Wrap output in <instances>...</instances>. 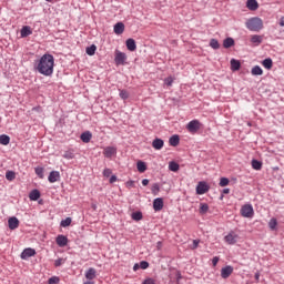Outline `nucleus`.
<instances>
[{
    "instance_id": "nucleus-1",
    "label": "nucleus",
    "mask_w": 284,
    "mask_h": 284,
    "mask_svg": "<svg viewBox=\"0 0 284 284\" xmlns=\"http://www.w3.org/2000/svg\"><path fill=\"white\" fill-rule=\"evenodd\" d=\"M34 70L43 74V77H52L54 74V55L50 53L43 54L34 65Z\"/></svg>"
},
{
    "instance_id": "nucleus-2",
    "label": "nucleus",
    "mask_w": 284,
    "mask_h": 284,
    "mask_svg": "<svg viewBox=\"0 0 284 284\" xmlns=\"http://www.w3.org/2000/svg\"><path fill=\"white\" fill-rule=\"evenodd\" d=\"M245 26L251 32H261V30H263V20L258 17H254L248 19Z\"/></svg>"
},
{
    "instance_id": "nucleus-3",
    "label": "nucleus",
    "mask_w": 284,
    "mask_h": 284,
    "mask_svg": "<svg viewBox=\"0 0 284 284\" xmlns=\"http://www.w3.org/2000/svg\"><path fill=\"white\" fill-rule=\"evenodd\" d=\"M186 130L191 133V134H196V132H199L201 130V122L199 120H192L187 123L186 125Z\"/></svg>"
},
{
    "instance_id": "nucleus-4",
    "label": "nucleus",
    "mask_w": 284,
    "mask_h": 284,
    "mask_svg": "<svg viewBox=\"0 0 284 284\" xmlns=\"http://www.w3.org/2000/svg\"><path fill=\"white\" fill-rule=\"evenodd\" d=\"M241 214L244 219H252L254 216V207L252 204H245L241 209Z\"/></svg>"
},
{
    "instance_id": "nucleus-5",
    "label": "nucleus",
    "mask_w": 284,
    "mask_h": 284,
    "mask_svg": "<svg viewBox=\"0 0 284 284\" xmlns=\"http://www.w3.org/2000/svg\"><path fill=\"white\" fill-rule=\"evenodd\" d=\"M225 243L229 245H236V242L239 241V234H236L234 231H231L225 237Z\"/></svg>"
},
{
    "instance_id": "nucleus-6",
    "label": "nucleus",
    "mask_w": 284,
    "mask_h": 284,
    "mask_svg": "<svg viewBox=\"0 0 284 284\" xmlns=\"http://www.w3.org/2000/svg\"><path fill=\"white\" fill-rule=\"evenodd\" d=\"M36 255H37V251L32 247H28L22 251L20 256H21L22 261H28V258L36 256Z\"/></svg>"
},
{
    "instance_id": "nucleus-7",
    "label": "nucleus",
    "mask_w": 284,
    "mask_h": 284,
    "mask_svg": "<svg viewBox=\"0 0 284 284\" xmlns=\"http://www.w3.org/2000/svg\"><path fill=\"white\" fill-rule=\"evenodd\" d=\"M126 59H128V55H125V53L121 51L115 52L114 62L116 63V65H125Z\"/></svg>"
},
{
    "instance_id": "nucleus-8",
    "label": "nucleus",
    "mask_w": 284,
    "mask_h": 284,
    "mask_svg": "<svg viewBox=\"0 0 284 284\" xmlns=\"http://www.w3.org/2000/svg\"><path fill=\"white\" fill-rule=\"evenodd\" d=\"M210 192V185L205 182H199L196 185V194H207Z\"/></svg>"
},
{
    "instance_id": "nucleus-9",
    "label": "nucleus",
    "mask_w": 284,
    "mask_h": 284,
    "mask_svg": "<svg viewBox=\"0 0 284 284\" xmlns=\"http://www.w3.org/2000/svg\"><path fill=\"white\" fill-rule=\"evenodd\" d=\"M61 180V173L59 171H51L48 181L49 183H57V181Z\"/></svg>"
},
{
    "instance_id": "nucleus-10",
    "label": "nucleus",
    "mask_w": 284,
    "mask_h": 284,
    "mask_svg": "<svg viewBox=\"0 0 284 284\" xmlns=\"http://www.w3.org/2000/svg\"><path fill=\"white\" fill-rule=\"evenodd\" d=\"M233 272H234V267H232L231 265H226L225 267H223L221 270V276L223 278H230V276H232Z\"/></svg>"
},
{
    "instance_id": "nucleus-11",
    "label": "nucleus",
    "mask_w": 284,
    "mask_h": 284,
    "mask_svg": "<svg viewBox=\"0 0 284 284\" xmlns=\"http://www.w3.org/2000/svg\"><path fill=\"white\" fill-rule=\"evenodd\" d=\"M114 34H123L125 32V24L123 22H116L113 27Z\"/></svg>"
},
{
    "instance_id": "nucleus-12",
    "label": "nucleus",
    "mask_w": 284,
    "mask_h": 284,
    "mask_svg": "<svg viewBox=\"0 0 284 284\" xmlns=\"http://www.w3.org/2000/svg\"><path fill=\"white\" fill-rule=\"evenodd\" d=\"M163 145H165V142L161 138H155L152 142V148L154 150H163Z\"/></svg>"
},
{
    "instance_id": "nucleus-13",
    "label": "nucleus",
    "mask_w": 284,
    "mask_h": 284,
    "mask_svg": "<svg viewBox=\"0 0 284 284\" xmlns=\"http://www.w3.org/2000/svg\"><path fill=\"white\" fill-rule=\"evenodd\" d=\"M103 154L106 159H112L116 154V149L113 146H106L103 151Z\"/></svg>"
},
{
    "instance_id": "nucleus-14",
    "label": "nucleus",
    "mask_w": 284,
    "mask_h": 284,
    "mask_svg": "<svg viewBox=\"0 0 284 284\" xmlns=\"http://www.w3.org/2000/svg\"><path fill=\"white\" fill-rule=\"evenodd\" d=\"M153 210L155 212H161V210H163V200H162V197H158L153 201Z\"/></svg>"
},
{
    "instance_id": "nucleus-15",
    "label": "nucleus",
    "mask_w": 284,
    "mask_h": 284,
    "mask_svg": "<svg viewBox=\"0 0 284 284\" xmlns=\"http://www.w3.org/2000/svg\"><path fill=\"white\" fill-rule=\"evenodd\" d=\"M55 243L59 247H65L68 245V237L65 235H58Z\"/></svg>"
},
{
    "instance_id": "nucleus-16",
    "label": "nucleus",
    "mask_w": 284,
    "mask_h": 284,
    "mask_svg": "<svg viewBox=\"0 0 284 284\" xmlns=\"http://www.w3.org/2000/svg\"><path fill=\"white\" fill-rule=\"evenodd\" d=\"M9 230H17L19 227V219L17 217H10L8 220Z\"/></svg>"
},
{
    "instance_id": "nucleus-17",
    "label": "nucleus",
    "mask_w": 284,
    "mask_h": 284,
    "mask_svg": "<svg viewBox=\"0 0 284 284\" xmlns=\"http://www.w3.org/2000/svg\"><path fill=\"white\" fill-rule=\"evenodd\" d=\"M80 139L83 143H90L92 141V132L85 131L80 135Z\"/></svg>"
},
{
    "instance_id": "nucleus-18",
    "label": "nucleus",
    "mask_w": 284,
    "mask_h": 284,
    "mask_svg": "<svg viewBox=\"0 0 284 284\" xmlns=\"http://www.w3.org/2000/svg\"><path fill=\"white\" fill-rule=\"evenodd\" d=\"M246 8L248 10H252V11L258 10V1H256V0H247L246 1Z\"/></svg>"
},
{
    "instance_id": "nucleus-19",
    "label": "nucleus",
    "mask_w": 284,
    "mask_h": 284,
    "mask_svg": "<svg viewBox=\"0 0 284 284\" xmlns=\"http://www.w3.org/2000/svg\"><path fill=\"white\" fill-rule=\"evenodd\" d=\"M126 48L130 52H134L136 50V41H134L132 38H129L126 40Z\"/></svg>"
},
{
    "instance_id": "nucleus-20",
    "label": "nucleus",
    "mask_w": 284,
    "mask_h": 284,
    "mask_svg": "<svg viewBox=\"0 0 284 284\" xmlns=\"http://www.w3.org/2000/svg\"><path fill=\"white\" fill-rule=\"evenodd\" d=\"M231 70L232 72H239V70H241V61L231 59Z\"/></svg>"
},
{
    "instance_id": "nucleus-21",
    "label": "nucleus",
    "mask_w": 284,
    "mask_h": 284,
    "mask_svg": "<svg viewBox=\"0 0 284 284\" xmlns=\"http://www.w3.org/2000/svg\"><path fill=\"white\" fill-rule=\"evenodd\" d=\"M20 34L22 39H26V37H30V34H32V29L29 26H24L22 27Z\"/></svg>"
},
{
    "instance_id": "nucleus-22",
    "label": "nucleus",
    "mask_w": 284,
    "mask_h": 284,
    "mask_svg": "<svg viewBox=\"0 0 284 284\" xmlns=\"http://www.w3.org/2000/svg\"><path fill=\"white\" fill-rule=\"evenodd\" d=\"M29 199L30 201H39V199H41V192H39V190H32L29 194Z\"/></svg>"
},
{
    "instance_id": "nucleus-23",
    "label": "nucleus",
    "mask_w": 284,
    "mask_h": 284,
    "mask_svg": "<svg viewBox=\"0 0 284 284\" xmlns=\"http://www.w3.org/2000/svg\"><path fill=\"white\" fill-rule=\"evenodd\" d=\"M169 143H170V145H172V148H176V145H179V143H181V138H179L178 134L172 135V136L169 139Z\"/></svg>"
},
{
    "instance_id": "nucleus-24",
    "label": "nucleus",
    "mask_w": 284,
    "mask_h": 284,
    "mask_svg": "<svg viewBox=\"0 0 284 284\" xmlns=\"http://www.w3.org/2000/svg\"><path fill=\"white\" fill-rule=\"evenodd\" d=\"M85 278H88V281H93V278H97V270L94 268H89L85 273Z\"/></svg>"
},
{
    "instance_id": "nucleus-25",
    "label": "nucleus",
    "mask_w": 284,
    "mask_h": 284,
    "mask_svg": "<svg viewBox=\"0 0 284 284\" xmlns=\"http://www.w3.org/2000/svg\"><path fill=\"white\" fill-rule=\"evenodd\" d=\"M253 77H261L263 74V69L260 65H255L251 70Z\"/></svg>"
},
{
    "instance_id": "nucleus-26",
    "label": "nucleus",
    "mask_w": 284,
    "mask_h": 284,
    "mask_svg": "<svg viewBox=\"0 0 284 284\" xmlns=\"http://www.w3.org/2000/svg\"><path fill=\"white\" fill-rule=\"evenodd\" d=\"M251 43H254L255 45H261V43H263V37L258 34L252 36Z\"/></svg>"
},
{
    "instance_id": "nucleus-27",
    "label": "nucleus",
    "mask_w": 284,
    "mask_h": 284,
    "mask_svg": "<svg viewBox=\"0 0 284 284\" xmlns=\"http://www.w3.org/2000/svg\"><path fill=\"white\" fill-rule=\"evenodd\" d=\"M262 65H264L266 70H272V65H274V62L272 61V58H266L262 61Z\"/></svg>"
},
{
    "instance_id": "nucleus-28",
    "label": "nucleus",
    "mask_w": 284,
    "mask_h": 284,
    "mask_svg": "<svg viewBox=\"0 0 284 284\" xmlns=\"http://www.w3.org/2000/svg\"><path fill=\"white\" fill-rule=\"evenodd\" d=\"M232 47H234V39H233V38H226V39H224V41H223V48L230 49V48H232Z\"/></svg>"
},
{
    "instance_id": "nucleus-29",
    "label": "nucleus",
    "mask_w": 284,
    "mask_h": 284,
    "mask_svg": "<svg viewBox=\"0 0 284 284\" xmlns=\"http://www.w3.org/2000/svg\"><path fill=\"white\" fill-rule=\"evenodd\" d=\"M85 52L89 57H94L97 53V47L94 44H91L90 47H87Z\"/></svg>"
},
{
    "instance_id": "nucleus-30",
    "label": "nucleus",
    "mask_w": 284,
    "mask_h": 284,
    "mask_svg": "<svg viewBox=\"0 0 284 284\" xmlns=\"http://www.w3.org/2000/svg\"><path fill=\"white\" fill-rule=\"evenodd\" d=\"M251 165H252L253 170H262L263 162H261L258 160H252Z\"/></svg>"
},
{
    "instance_id": "nucleus-31",
    "label": "nucleus",
    "mask_w": 284,
    "mask_h": 284,
    "mask_svg": "<svg viewBox=\"0 0 284 284\" xmlns=\"http://www.w3.org/2000/svg\"><path fill=\"white\" fill-rule=\"evenodd\" d=\"M131 219L133 221H141L143 219V213L141 211L133 212Z\"/></svg>"
},
{
    "instance_id": "nucleus-32",
    "label": "nucleus",
    "mask_w": 284,
    "mask_h": 284,
    "mask_svg": "<svg viewBox=\"0 0 284 284\" xmlns=\"http://www.w3.org/2000/svg\"><path fill=\"white\" fill-rule=\"evenodd\" d=\"M209 211H210V205H207V203L200 204V214H207Z\"/></svg>"
},
{
    "instance_id": "nucleus-33",
    "label": "nucleus",
    "mask_w": 284,
    "mask_h": 284,
    "mask_svg": "<svg viewBox=\"0 0 284 284\" xmlns=\"http://www.w3.org/2000/svg\"><path fill=\"white\" fill-rule=\"evenodd\" d=\"M136 168H138V171H140L141 173H143V172H145V170H148V165L143 161H139L136 164Z\"/></svg>"
},
{
    "instance_id": "nucleus-34",
    "label": "nucleus",
    "mask_w": 284,
    "mask_h": 284,
    "mask_svg": "<svg viewBox=\"0 0 284 284\" xmlns=\"http://www.w3.org/2000/svg\"><path fill=\"white\" fill-rule=\"evenodd\" d=\"M151 192L154 196L159 195V192H161V186L159 183H154L151 187Z\"/></svg>"
},
{
    "instance_id": "nucleus-35",
    "label": "nucleus",
    "mask_w": 284,
    "mask_h": 284,
    "mask_svg": "<svg viewBox=\"0 0 284 284\" xmlns=\"http://www.w3.org/2000/svg\"><path fill=\"white\" fill-rule=\"evenodd\" d=\"M60 225L61 227H70V225H72V217H67L62 220Z\"/></svg>"
},
{
    "instance_id": "nucleus-36",
    "label": "nucleus",
    "mask_w": 284,
    "mask_h": 284,
    "mask_svg": "<svg viewBox=\"0 0 284 284\" xmlns=\"http://www.w3.org/2000/svg\"><path fill=\"white\" fill-rule=\"evenodd\" d=\"M210 47H211L213 50H219V48H221V44L219 43V40H216V39H211V40H210Z\"/></svg>"
},
{
    "instance_id": "nucleus-37",
    "label": "nucleus",
    "mask_w": 284,
    "mask_h": 284,
    "mask_svg": "<svg viewBox=\"0 0 284 284\" xmlns=\"http://www.w3.org/2000/svg\"><path fill=\"white\" fill-rule=\"evenodd\" d=\"M10 143V136L2 134L0 135V144L1 145H8Z\"/></svg>"
},
{
    "instance_id": "nucleus-38",
    "label": "nucleus",
    "mask_w": 284,
    "mask_h": 284,
    "mask_svg": "<svg viewBox=\"0 0 284 284\" xmlns=\"http://www.w3.org/2000/svg\"><path fill=\"white\" fill-rule=\"evenodd\" d=\"M6 179L7 181H14V179H17V173H14V171H7Z\"/></svg>"
},
{
    "instance_id": "nucleus-39",
    "label": "nucleus",
    "mask_w": 284,
    "mask_h": 284,
    "mask_svg": "<svg viewBox=\"0 0 284 284\" xmlns=\"http://www.w3.org/2000/svg\"><path fill=\"white\" fill-rule=\"evenodd\" d=\"M169 170L171 172H179V163L172 161L169 163Z\"/></svg>"
},
{
    "instance_id": "nucleus-40",
    "label": "nucleus",
    "mask_w": 284,
    "mask_h": 284,
    "mask_svg": "<svg viewBox=\"0 0 284 284\" xmlns=\"http://www.w3.org/2000/svg\"><path fill=\"white\" fill-rule=\"evenodd\" d=\"M227 185H230V179H227V178H221V180H220V186H221V187H225V186H227Z\"/></svg>"
},
{
    "instance_id": "nucleus-41",
    "label": "nucleus",
    "mask_w": 284,
    "mask_h": 284,
    "mask_svg": "<svg viewBox=\"0 0 284 284\" xmlns=\"http://www.w3.org/2000/svg\"><path fill=\"white\" fill-rule=\"evenodd\" d=\"M120 98H122L123 101L130 99V93L125 90H120Z\"/></svg>"
},
{
    "instance_id": "nucleus-42",
    "label": "nucleus",
    "mask_w": 284,
    "mask_h": 284,
    "mask_svg": "<svg viewBox=\"0 0 284 284\" xmlns=\"http://www.w3.org/2000/svg\"><path fill=\"white\" fill-rule=\"evenodd\" d=\"M34 172H36V174H37V176H39V179H43V168H41V166H38V168H36L34 169Z\"/></svg>"
},
{
    "instance_id": "nucleus-43",
    "label": "nucleus",
    "mask_w": 284,
    "mask_h": 284,
    "mask_svg": "<svg viewBox=\"0 0 284 284\" xmlns=\"http://www.w3.org/2000/svg\"><path fill=\"white\" fill-rule=\"evenodd\" d=\"M276 225H278V222L276 221V219H271V221L268 222L270 229L276 230Z\"/></svg>"
},
{
    "instance_id": "nucleus-44",
    "label": "nucleus",
    "mask_w": 284,
    "mask_h": 284,
    "mask_svg": "<svg viewBox=\"0 0 284 284\" xmlns=\"http://www.w3.org/2000/svg\"><path fill=\"white\" fill-rule=\"evenodd\" d=\"M150 267V263L148 261H141L140 262V268L141 270H148Z\"/></svg>"
},
{
    "instance_id": "nucleus-45",
    "label": "nucleus",
    "mask_w": 284,
    "mask_h": 284,
    "mask_svg": "<svg viewBox=\"0 0 284 284\" xmlns=\"http://www.w3.org/2000/svg\"><path fill=\"white\" fill-rule=\"evenodd\" d=\"M63 159L72 160V159H74V153L67 151L63 154Z\"/></svg>"
},
{
    "instance_id": "nucleus-46",
    "label": "nucleus",
    "mask_w": 284,
    "mask_h": 284,
    "mask_svg": "<svg viewBox=\"0 0 284 284\" xmlns=\"http://www.w3.org/2000/svg\"><path fill=\"white\" fill-rule=\"evenodd\" d=\"M63 263H65V260H63V258H58L54 261L55 267H61V265H63Z\"/></svg>"
},
{
    "instance_id": "nucleus-47",
    "label": "nucleus",
    "mask_w": 284,
    "mask_h": 284,
    "mask_svg": "<svg viewBox=\"0 0 284 284\" xmlns=\"http://www.w3.org/2000/svg\"><path fill=\"white\" fill-rule=\"evenodd\" d=\"M49 284H59V277L58 276H52L48 281Z\"/></svg>"
},
{
    "instance_id": "nucleus-48",
    "label": "nucleus",
    "mask_w": 284,
    "mask_h": 284,
    "mask_svg": "<svg viewBox=\"0 0 284 284\" xmlns=\"http://www.w3.org/2000/svg\"><path fill=\"white\" fill-rule=\"evenodd\" d=\"M164 83H165V85H172V83H174V79H172V77H169V78H166L165 80H164Z\"/></svg>"
},
{
    "instance_id": "nucleus-49",
    "label": "nucleus",
    "mask_w": 284,
    "mask_h": 284,
    "mask_svg": "<svg viewBox=\"0 0 284 284\" xmlns=\"http://www.w3.org/2000/svg\"><path fill=\"white\" fill-rule=\"evenodd\" d=\"M111 175H112V170L111 169H104L103 176L110 178Z\"/></svg>"
},
{
    "instance_id": "nucleus-50",
    "label": "nucleus",
    "mask_w": 284,
    "mask_h": 284,
    "mask_svg": "<svg viewBox=\"0 0 284 284\" xmlns=\"http://www.w3.org/2000/svg\"><path fill=\"white\" fill-rule=\"evenodd\" d=\"M199 243H201L200 240H193V245H192L191 250H196V247H199Z\"/></svg>"
},
{
    "instance_id": "nucleus-51",
    "label": "nucleus",
    "mask_w": 284,
    "mask_h": 284,
    "mask_svg": "<svg viewBox=\"0 0 284 284\" xmlns=\"http://www.w3.org/2000/svg\"><path fill=\"white\" fill-rule=\"evenodd\" d=\"M143 284H156V282L154 281V278H146L144 280Z\"/></svg>"
},
{
    "instance_id": "nucleus-52",
    "label": "nucleus",
    "mask_w": 284,
    "mask_h": 284,
    "mask_svg": "<svg viewBox=\"0 0 284 284\" xmlns=\"http://www.w3.org/2000/svg\"><path fill=\"white\" fill-rule=\"evenodd\" d=\"M212 264H213V267H216V265H219V256H215L212 258Z\"/></svg>"
},
{
    "instance_id": "nucleus-53",
    "label": "nucleus",
    "mask_w": 284,
    "mask_h": 284,
    "mask_svg": "<svg viewBox=\"0 0 284 284\" xmlns=\"http://www.w3.org/2000/svg\"><path fill=\"white\" fill-rule=\"evenodd\" d=\"M126 187H134V181H132V180L128 181Z\"/></svg>"
},
{
    "instance_id": "nucleus-54",
    "label": "nucleus",
    "mask_w": 284,
    "mask_h": 284,
    "mask_svg": "<svg viewBox=\"0 0 284 284\" xmlns=\"http://www.w3.org/2000/svg\"><path fill=\"white\" fill-rule=\"evenodd\" d=\"M109 181L110 183H116V175H112Z\"/></svg>"
},
{
    "instance_id": "nucleus-55",
    "label": "nucleus",
    "mask_w": 284,
    "mask_h": 284,
    "mask_svg": "<svg viewBox=\"0 0 284 284\" xmlns=\"http://www.w3.org/2000/svg\"><path fill=\"white\" fill-rule=\"evenodd\" d=\"M139 270H141V265L140 264H134L133 272H136Z\"/></svg>"
},
{
    "instance_id": "nucleus-56",
    "label": "nucleus",
    "mask_w": 284,
    "mask_h": 284,
    "mask_svg": "<svg viewBox=\"0 0 284 284\" xmlns=\"http://www.w3.org/2000/svg\"><path fill=\"white\" fill-rule=\"evenodd\" d=\"M149 184H150V180L148 179L142 180V185L146 186Z\"/></svg>"
},
{
    "instance_id": "nucleus-57",
    "label": "nucleus",
    "mask_w": 284,
    "mask_h": 284,
    "mask_svg": "<svg viewBox=\"0 0 284 284\" xmlns=\"http://www.w3.org/2000/svg\"><path fill=\"white\" fill-rule=\"evenodd\" d=\"M156 247H158V250H161L163 247V243L162 242H158L156 243Z\"/></svg>"
},
{
    "instance_id": "nucleus-58",
    "label": "nucleus",
    "mask_w": 284,
    "mask_h": 284,
    "mask_svg": "<svg viewBox=\"0 0 284 284\" xmlns=\"http://www.w3.org/2000/svg\"><path fill=\"white\" fill-rule=\"evenodd\" d=\"M280 26L283 28L284 27V18H281L280 20Z\"/></svg>"
},
{
    "instance_id": "nucleus-59",
    "label": "nucleus",
    "mask_w": 284,
    "mask_h": 284,
    "mask_svg": "<svg viewBox=\"0 0 284 284\" xmlns=\"http://www.w3.org/2000/svg\"><path fill=\"white\" fill-rule=\"evenodd\" d=\"M222 193H224V194H230V189H224V190L222 191Z\"/></svg>"
},
{
    "instance_id": "nucleus-60",
    "label": "nucleus",
    "mask_w": 284,
    "mask_h": 284,
    "mask_svg": "<svg viewBox=\"0 0 284 284\" xmlns=\"http://www.w3.org/2000/svg\"><path fill=\"white\" fill-rule=\"evenodd\" d=\"M83 284H94V282L88 281V282H84Z\"/></svg>"
},
{
    "instance_id": "nucleus-61",
    "label": "nucleus",
    "mask_w": 284,
    "mask_h": 284,
    "mask_svg": "<svg viewBox=\"0 0 284 284\" xmlns=\"http://www.w3.org/2000/svg\"><path fill=\"white\" fill-rule=\"evenodd\" d=\"M258 277H260V275H258V273H256V274H255L256 281H258Z\"/></svg>"
},
{
    "instance_id": "nucleus-62",
    "label": "nucleus",
    "mask_w": 284,
    "mask_h": 284,
    "mask_svg": "<svg viewBox=\"0 0 284 284\" xmlns=\"http://www.w3.org/2000/svg\"><path fill=\"white\" fill-rule=\"evenodd\" d=\"M45 1H49V2H50V1H52V0H45Z\"/></svg>"
}]
</instances>
